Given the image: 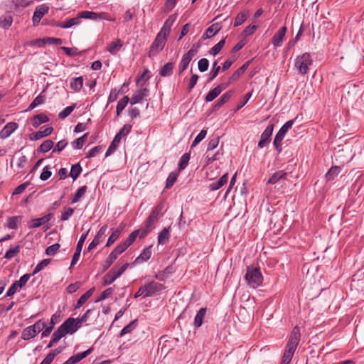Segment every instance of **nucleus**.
<instances>
[{
    "mask_svg": "<svg viewBox=\"0 0 364 364\" xmlns=\"http://www.w3.org/2000/svg\"><path fill=\"white\" fill-rule=\"evenodd\" d=\"M245 280L250 288L256 289L263 283V276L259 267H247Z\"/></svg>",
    "mask_w": 364,
    "mask_h": 364,
    "instance_id": "f257e3e1",
    "label": "nucleus"
},
{
    "mask_svg": "<svg viewBox=\"0 0 364 364\" xmlns=\"http://www.w3.org/2000/svg\"><path fill=\"white\" fill-rule=\"evenodd\" d=\"M164 208V203H159L151 211L150 215L144 223L145 228L141 232L139 237H145L154 227V223L158 221L159 215Z\"/></svg>",
    "mask_w": 364,
    "mask_h": 364,
    "instance_id": "f03ea898",
    "label": "nucleus"
},
{
    "mask_svg": "<svg viewBox=\"0 0 364 364\" xmlns=\"http://www.w3.org/2000/svg\"><path fill=\"white\" fill-rule=\"evenodd\" d=\"M129 266V263L124 264L119 268L112 267L102 278V285L107 286L112 284L118 277H119Z\"/></svg>",
    "mask_w": 364,
    "mask_h": 364,
    "instance_id": "7ed1b4c3",
    "label": "nucleus"
},
{
    "mask_svg": "<svg viewBox=\"0 0 364 364\" xmlns=\"http://www.w3.org/2000/svg\"><path fill=\"white\" fill-rule=\"evenodd\" d=\"M312 63L311 55L309 53H305L295 59L294 66L301 75H305L308 73Z\"/></svg>",
    "mask_w": 364,
    "mask_h": 364,
    "instance_id": "20e7f679",
    "label": "nucleus"
},
{
    "mask_svg": "<svg viewBox=\"0 0 364 364\" xmlns=\"http://www.w3.org/2000/svg\"><path fill=\"white\" fill-rule=\"evenodd\" d=\"M301 333L299 328L296 326L291 331L287 343L285 350L294 353L300 341Z\"/></svg>",
    "mask_w": 364,
    "mask_h": 364,
    "instance_id": "39448f33",
    "label": "nucleus"
},
{
    "mask_svg": "<svg viewBox=\"0 0 364 364\" xmlns=\"http://www.w3.org/2000/svg\"><path fill=\"white\" fill-rule=\"evenodd\" d=\"M166 37L158 33L149 48V57L153 58L161 51L166 45Z\"/></svg>",
    "mask_w": 364,
    "mask_h": 364,
    "instance_id": "423d86ee",
    "label": "nucleus"
},
{
    "mask_svg": "<svg viewBox=\"0 0 364 364\" xmlns=\"http://www.w3.org/2000/svg\"><path fill=\"white\" fill-rule=\"evenodd\" d=\"M144 289H146V295L145 296L151 297L154 296L158 294H159L161 291L165 289V286L163 284L156 282L155 281H151L144 285H143Z\"/></svg>",
    "mask_w": 364,
    "mask_h": 364,
    "instance_id": "0eeeda50",
    "label": "nucleus"
},
{
    "mask_svg": "<svg viewBox=\"0 0 364 364\" xmlns=\"http://www.w3.org/2000/svg\"><path fill=\"white\" fill-rule=\"evenodd\" d=\"M60 330L65 336L66 334H73L80 328L74 318H68L59 327Z\"/></svg>",
    "mask_w": 364,
    "mask_h": 364,
    "instance_id": "6e6552de",
    "label": "nucleus"
},
{
    "mask_svg": "<svg viewBox=\"0 0 364 364\" xmlns=\"http://www.w3.org/2000/svg\"><path fill=\"white\" fill-rule=\"evenodd\" d=\"M48 11L49 7L46 4H42L36 7L32 17V21L34 26H36L39 24L43 16L46 14Z\"/></svg>",
    "mask_w": 364,
    "mask_h": 364,
    "instance_id": "1a4fd4ad",
    "label": "nucleus"
},
{
    "mask_svg": "<svg viewBox=\"0 0 364 364\" xmlns=\"http://www.w3.org/2000/svg\"><path fill=\"white\" fill-rule=\"evenodd\" d=\"M53 213H49L47 215L38 218L31 220L28 223V227L30 229L37 228L41 227V225L48 223L50 219L53 218Z\"/></svg>",
    "mask_w": 364,
    "mask_h": 364,
    "instance_id": "9d476101",
    "label": "nucleus"
},
{
    "mask_svg": "<svg viewBox=\"0 0 364 364\" xmlns=\"http://www.w3.org/2000/svg\"><path fill=\"white\" fill-rule=\"evenodd\" d=\"M229 86V83H221L211 90L205 96V102H212L215 100L223 90H225Z\"/></svg>",
    "mask_w": 364,
    "mask_h": 364,
    "instance_id": "9b49d317",
    "label": "nucleus"
},
{
    "mask_svg": "<svg viewBox=\"0 0 364 364\" xmlns=\"http://www.w3.org/2000/svg\"><path fill=\"white\" fill-rule=\"evenodd\" d=\"M274 129L273 124H269L263 132L261 135L260 140L258 143V146L259 148H264L267 144L269 143L271 136L272 135Z\"/></svg>",
    "mask_w": 364,
    "mask_h": 364,
    "instance_id": "f8f14e48",
    "label": "nucleus"
},
{
    "mask_svg": "<svg viewBox=\"0 0 364 364\" xmlns=\"http://www.w3.org/2000/svg\"><path fill=\"white\" fill-rule=\"evenodd\" d=\"M177 18V14H171L168 16V18L164 22L162 28H161V31L159 32V33L164 36L165 37H168V36L170 33L171 26H173V23L176 20Z\"/></svg>",
    "mask_w": 364,
    "mask_h": 364,
    "instance_id": "ddd939ff",
    "label": "nucleus"
},
{
    "mask_svg": "<svg viewBox=\"0 0 364 364\" xmlns=\"http://www.w3.org/2000/svg\"><path fill=\"white\" fill-rule=\"evenodd\" d=\"M149 90L147 88L139 89L135 91L130 99V103L132 105L140 103L144 97H147Z\"/></svg>",
    "mask_w": 364,
    "mask_h": 364,
    "instance_id": "4468645a",
    "label": "nucleus"
},
{
    "mask_svg": "<svg viewBox=\"0 0 364 364\" xmlns=\"http://www.w3.org/2000/svg\"><path fill=\"white\" fill-rule=\"evenodd\" d=\"M287 28L282 26L279 30L273 36L272 43L275 47H280L283 43L285 37Z\"/></svg>",
    "mask_w": 364,
    "mask_h": 364,
    "instance_id": "2eb2a0df",
    "label": "nucleus"
},
{
    "mask_svg": "<svg viewBox=\"0 0 364 364\" xmlns=\"http://www.w3.org/2000/svg\"><path fill=\"white\" fill-rule=\"evenodd\" d=\"M18 124L16 122H9L0 131V139H5L9 137L17 128Z\"/></svg>",
    "mask_w": 364,
    "mask_h": 364,
    "instance_id": "dca6fc26",
    "label": "nucleus"
},
{
    "mask_svg": "<svg viewBox=\"0 0 364 364\" xmlns=\"http://www.w3.org/2000/svg\"><path fill=\"white\" fill-rule=\"evenodd\" d=\"M53 131V128L52 127H46L43 130H39L36 132L31 134L29 136V139L32 141L38 140L43 137L50 135Z\"/></svg>",
    "mask_w": 364,
    "mask_h": 364,
    "instance_id": "f3484780",
    "label": "nucleus"
},
{
    "mask_svg": "<svg viewBox=\"0 0 364 364\" xmlns=\"http://www.w3.org/2000/svg\"><path fill=\"white\" fill-rule=\"evenodd\" d=\"M250 63V60L247 61L240 68H239L236 71H235L232 74V75L229 77L228 82L227 83H229V85H230L232 82L237 80L241 77V75L246 71Z\"/></svg>",
    "mask_w": 364,
    "mask_h": 364,
    "instance_id": "a211bd4d",
    "label": "nucleus"
},
{
    "mask_svg": "<svg viewBox=\"0 0 364 364\" xmlns=\"http://www.w3.org/2000/svg\"><path fill=\"white\" fill-rule=\"evenodd\" d=\"M36 43L40 47L43 46L46 44L61 45L63 43V39L54 37H46L38 39L36 41Z\"/></svg>",
    "mask_w": 364,
    "mask_h": 364,
    "instance_id": "6ab92c4d",
    "label": "nucleus"
},
{
    "mask_svg": "<svg viewBox=\"0 0 364 364\" xmlns=\"http://www.w3.org/2000/svg\"><path fill=\"white\" fill-rule=\"evenodd\" d=\"M233 93L234 91L231 90L223 94L220 97V99L215 103L213 109L215 110L220 109L224 104H225L230 100V98L233 95Z\"/></svg>",
    "mask_w": 364,
    "mask_h": 364,
    "instance_id": "aec40b11",
    "label": "nucleus"
},
{
    "mask_svg": "<svg viewBox=\"0 0 364 364\" xmlns=\"http://www.w3.org/2000/svg\"><path fill=\"white\" fill-rule=\"evenodd\" d=\"M287 132L279 129L274 139V146L279 153L282 151V141L284 139Z\"/></svg>",
    "mask_w": 364,
    "mask_h": 364,
    "instance_id": "412c9836",
    "label": "nucleus"
},
{
    "mask_svg": "<svg viewBox=\"0 0 364 364\" xmlns=\"http://www.w3.org/2000/svg\"><path fill=\"white\" fill-rule=\"evenodd\" d=\"M93 351V348H90L87 350L75 354L68 359L70 364H75L86 358Z\"/></svg>",
    "mask_w": 364,
    "mask_h": 364,
    "instance_id": "4be33fe9",
    "label": "nucleus"
},
{
    "mask_svg": "<svg viewBox=\"0 0 364 364\" xmlns=\"http://www.w3.org/2000/svg\"><path fill=\"white\" fill-rule=\"evenodd\" d=\"M228 178L229 177H228V173L223 174L218 181L213 182L210 184L209 189L210 191L218 190L219 188H220L222 186H223L225 184L227 183L228 181Z\"/></svg>",
    "mask_w": 364,
    "mask_h": 364,
    "instance_id": "5701e85b",
    "label": "nucleus"
},
{
    "mask_svg": "<svg viewBox=\"0 0 364 364\" xmlns=\"http://www.w3.org/2000/svg\"><path fill=\"white\" fill-rule=\"evenodd\" d=\"M151 256V246L146 247L143 250L142 252L136 257L134 264H139L144 262L150 259Z\"/></svg>",
    "mask_w": 364,
    "mask_h": 364,
    "instance_id": "b1692460",
    "label": "nucleus"
},
{
    "mask_svg": "<svg viewBox=\"0 0 364 364\" xmlns=\"http://www.w3.org/2000/svg\"><path fill=\"white\" fill-rule=\"evenodd\" d=\"M287 173L284 171H276L272 176L268 179L267 184H275L281 179H286Z\"/></svg>",
    "mask_w": 364,
    "mask_h": 364,
    "instance_id": "393cba45",
    "label": "nucleus"
},
{
    "mask_svg": "<svg viewBox=\"0 0 364 364\" xmlns=\"http://www.w3.org/2000/svg\"><path fill=\"white\" fill-rule=\"evenodd\" d=\"M206 311V308H200L199 311L197 312L193 323L195 328H198L201 326L203 322V319L205 316Z\"/></svg>",
    "mask_w": 364,
    "mask_h": 364,
    "instance_id": "a878e982",
    "label": "nucleus"
},
{
    "mask_svg": "<svg viewBox=\"0 0 364 364\" xmlns=\"http://www.w3.org/2000/svg\"><path fill=\"white\" fill-rule=\"evenodd\" d=\"M84 79L83 77L80 76L77 77H73L70 80V88L75 92H80L83 86Z\"/></svg>",
    "mask_w": 364,
    "mask_h": 364,
    "instance_id": "bb28decb",
    "label": "nucleus"
},
{
    "mask_svg": "<svg viewBox=\"0 0 364 364\" xmlns=\"http://www.w3.org/2000/svg\"><path fill=\"white\" fill-rule=\"evenodd\" d=\"M124 225L121 224L115 230H114L111 235L109 237L106 244V247L111 246L119 237L122 231L123 230Z\"/></svg>",
    "mask_w": 364,
    "mask_h": 364,
    "instance_id": "cd10ccee",
    "label": "nucleus"
},
{
    "mask_svg": "<svg viewBox=\"0 0 364 364\" xmlns=\"http://www.w3.org/2000/svg\"><path fill=\"white\" fill-rule=\"evenodd\" d=\"M49 118L43 113L35 115L32 119V126L35 128L39 127L41 124L48 122Z\"/></svg>",
    "mask_w": 364,
    "mask_h": 364,
    "instance_id": "c85d7f7f",
    "label": "nucleus"
},
{
    "mask_svg": "<svg viewBox=\"0 0 364 364\" xmlns=\"http://www.w3.org/2000/svg\"><path fill=\"white\" fill-rule=\"evenodd\" d=\"M174 68V63H166L159 70V75L161 77H168L173 74Z\"/></svg>",
    "mask_w": 364,
    "mask_h": 364,
    "instance_id": "c756f323",
    "label": "nucleus"
},
{
    "mask_svg": "<svg viewBox=\"0 0 364 364\" xmlns=\"http://www.w3.org/2000/svg\"><path fill=\"white\" fill-rule=\"evenodd\" d=\"M123 46L122 42L120 39H117L115 41L110 43L107 47V50L111 54L115 55Z\"/></svg>",
    "mask_w": 364,
    "mask_h": 364,
    "instance_id": "7c9ffc66",
    "label": "nucleus"
},
{
    "mask_svg": "<svg viewBox=\"0 0 364 364\" xmlns=\"http://www.w3.org/2000/svg\"><path fill=\"white\" fill-rule=\"evenodd\" d=\"M95 289L91 288L87 291H86L84 294H82L77 301V303L75 305V309H79L80 308L86 301L87 300L92 296Z\"/></svg>",
    "mask_w": 364,
    "mask_h": 364,
    "instance_id": "2f4dec72",
    "label": "nucleus"
},
{
    "mask_svg": "<svg viewBox=\"0 0 364 364\" xmlns=\"http://www.w3.org/2000/svg\"><path fill=\"white\" fill-rule=\"evenodd\" d=\"M170 237V228H164L159 233L158 236L159 244H166Z\"/></svg>",
    "mask_w": 364,
    "mask_h": 364,
    "instance_id": "473e14b6",
    "label": "nucleus"
},
{
    "mask_svg": "<svg viewBox=\"0 0 364 364\" xmlns=\"http://www.w3.org/2000/svg\"><path fill=\"white\" fill-rule=\"evenodd\" d=\"M58 318H59V316H58L56 314H53L51 316L50 326L46 327L45 328V330L42 332V335H41L42 338L47 337L50 335V333H51L52 330L54 328V326L58 322Z\"/></svg>",
    "mask_w": 364,
    "mask_h": 364,
    "instance_id": "72a5a7b5",
    "label": "nucleus"
},
{
    "mask_svg": "<svg viewBox=\"0 0 364 364\" xmlns=\"http://www.w3.org/2000/svg\"><path fill=\"white\" fill-rule=\"evenodd\" d=\"M173 273V268L168 266L163 271H159L155 274V278L159 281H165L166 278Z\"/></svg>",
    "mask_w": 364,
    "mask_h": 364,
    "instance_id": "f704fd0d",
    "label": "nucleus"
},
{
    "mask_svg": "<svg viewBox=\"0 0 364 364\" xmlns=\"http://www.w3.org/2000/svg\"><path fill=\"white\" fill-rule=\"evenodd\" d=\"M80 23L79 18H72L63 22H59L58 27L61 28H69L73 26L78 25Z\"/></svg>",
    "mask_w": 364,
    "mask_h": 364,
    "instance_id": "c9c22d12",
    "label": "nucleus"
},
{
    "mask_svg": "<svg viewBox=\"0 0 364 364\" xmlns=\"http://www.w3.org/2000/svg\"><path fill=\"white\" fill-rule=\"evenodd\" d=\"M64 336H65V335L63 334V333L60 330L59 328H58L53 332V333L52 335V339L48 344L47 348H51L52 346H53L54 344L58 343Z\"/></svg>",
    "mask_w": 364,
    "mask_h": 364,
    "instance_id": "e433bc0d",
    "label": "nucleus"
},
{
    "mask_svg": "<svg viewBox=\"0 0 364 364\" xmlns=\"http://www.w3.org/2000/svg\"><path fill=\"white\" fill-rule=\"evenodd\" d=\"M36 336V333L33 331L31 326L25 328L21 333V338L25 341H28L31 338H33Z\"/></svg>",
    "mask_w": 364,
    "mask_h": 364,
    "instance_id": "4c0bfd02",
    "label": "nucleus"
},
{
    "mask_svg": "<svg viewBox=\"0 0 364 364\" xmlns=\"http://www.w3.org/2000/svg\"><path fill=\"white\" fill-rule=\"evenodd\" d=\"M129 101V98L128 96H124L122 99H120L118 101L116 108L117 116H119L121 114L123 109L127 105Z\"/></svg>",
    "mask_w": 364,
    "mask_h": 364,
    "instance_id": "58836bf2",
    "label": "nucleus"
},
{
    "mask_svg": "<svg viewBox=\"0 0 364 364\" xmlns=\"http://www.w3.org/2000/svg\"><path fill=\"white\" fill-rule=\"evenodd\" d=\"M82 170V168L80 163L72 165L70 172V176L73 179V181L76 180L81 173Z\"/></svg>",
    "mask_w": 364,
    "mask_h": 364,
    "instance_id": "ea45409f",
    "label": "nucleus"
},
{
    "mask_svg": "<svg viewBox=\"0 0 364 364\" xmlns=\"http://www.w3.org/2000/svg\"><path fill=\"white\" fill-rule=\"evenodd\" d=\"M88 133H85L84 135H82V136L77 138V139L74 140L71 144H72V146L74 149H80L82 148L84 144H85V139L87 138V136H88Z\"/></svg>",
    "mask_w": 364,
    "mask_h": 364,
    "instance_id": "a19ab883",
    "label": "nucleus"
},
{
    "mask_svg": "<svg viewBox=\"0 0 364 364\" xmlns=\"http://www.w3.org/2000/svg\"><path fill=\"white\" fill-rule=\"evenodd\" d=\"M45 102V97L39 95H38L29 105L28 107L26 109V112H29L36 107L38 105L43 104Z\"/></svg>",
    "mask_w": 364,
    "mask_h": 364,
    "instance_id": "79ce46f5",
    "label": "nucleus"
},
{
    "mask_svg": "<svg viewBox=\"0 0 364 364\" xmlns=\"http://www.w3.org/2000/svg\"><path fill=\"white\" fill-rule=\"evenodd\" d=\"M341 172V167L338 166H332L326 173V178L328 181L333 180Z\"/></svg>",
    "mask_w": 364,
    "mask_h": 364,
    "instance_id": "37998d69",
    "label": "nucleus"
},
{
    "mask_svg": "<svg viewBox=\"0 0 364 364\" xmlns=\"http://www.w3.org/2000/svg\"><path fill=\"white\" fill-rule=\"evenodd\" d=\"M21 219V216H12L7 218L6 226L9 229H16L18 223Z\"/></svg>",
    "mask_w": 364,
    "mask_h": 364,
    "instance_id": "c03bdc74",
    "label": "nucleus"
},
{
    "mask_svg": "<svg viewBox=\"0 0 364 364\" xmlns=\"http://www.w3.org/2000/svg\"><path fill=\"white\" fill-rule=\"evenodd\" d=\"M13 22V18L10 15L2 16L0 17V26L4 29L9 28Z\"/></svg>",
    "mask_w": 364,
    "mask_h": 364,
    "instance_id": "a18cd8bd",
    "label": "nucleus"
},
{
    "mask_svg": "<svg viewBox=\"0 0 364 364\" xmlns=\"http://www.w3.org/2000/svg\"><path fill=\"white\" fill-rule=\"evenodd\" d=\"M53 144L54 143L52 140H46L40 145L38 151L41 153H46L53 148Z\"/></svg>",
    "mask_w": 364,
    "mask_h": 364,
    "instance_id": "49530a36",
    "label": "nucleus"
},
{
    "mask_svg": "<svg viewBox=\"0 0 364 364\" xmlns=\"http://www.w3.org/2000/svg\"><path fill=\"white\" fill-rule=\"evenodd\" d=\"M225 44V39L223 38L215 44L210 50L209 53L213 55H218Z\"/></svg>",
    "mask_w": 364,
    "mask_h": 364,
    "instance_id": "de8ad7c7",
    "label": "nucleus"
},
{
    "mask_svg": "<svg viewBox=\"0 0 364 364\" xmlns=\"http://www.w3.org/2000/svg\"><path fill=\"white\" fill-rule=\"evenodd\" d=\"M191 155L190 153H185L180 159V161L178 164V170L182 171L185 169L188 164L190 160Z\"/></svg>",
    "mask_w": 364,
    "mask_h": 364,
    "instance_id": "09e8293b",
    "label": "nucleus"
},
{
    "mask_svg": "<svg viewBox=\"0 0 364 364\" xmlns=\"http://www.w3.org/2000/svg\"><path fill=\"white\" fill-rule=\"evenodd\" d=\"M20 251V245L11 246L6 252L4 257L10 259L17 255Z\"/></svg>",
    "mask_w": 364,
    "mask_h": 364,
    "instance_id": "8fccbe9b",
    "label": "nucleus"
},
{
    "mask_svg": "<svg viewBox=\"0 0 364 364\" xmlns=\"http://www.w3.org/2000/svg\"><path fill=\"white\" fill-rule=\"evenodd\" d=\"M248 15L247 11L241 12L237 15L234 22V26L237 27L242 25L247 19Z\"/></svg>",
    "mask_w": 364,
    "mask_h": 364,
    "instance_id": "3c124183",
    "label": "nucleus"
},
{
    "mask_svg": "<svg viewBox=\"0 0 364 364\" xmlns=\"http://www.w3.org/2000/svg\"><path fill=\"white\" fill-rule=\"evenodd\" d=\"M87 186L80 187L75 193L73 198L72 199V203H75L80 200V199L85 195L87 191Z\"/></svg>",
    "mask_w": 364,
    "mask_h": 364,
    "instance_id": "603ef678",
    "label": "nucleus"
},
{
    "mask_svg": "<svg viewBox=\"0 0 364 364\" xmlns=\"http://www.w3.org/2000/svg\"><path fill=\"white\" fill-rule=\"evenodd\" d=\"M50 262V259H44L41 262H40L35 267L32 275H35L38 272H41L44 267H47Z\"/></svg>",
    "mask_w": 364,
    "mask_h": 364,
    "instance_id": "864d4df0",
    "label": "nucleus"
},
{
    "mask_svg": "<svg viewBox=\"0 0 364 364\" xmlns=\"http://www.w3.org/2000/svg\"><path fill=\"white\" fill-rule=\"evenodd\" d=\"M221 29V26L218 23H215L212 24L206 29L207 33H208L211 37L216 35Z\"/></svg>",
    "mask_w": 364,
    "mask_h": 364,
    "instance_id": "5fc2aeb1",
    "label": "nucleus"
},
{
    "mask_svg": "<svg viewBox=\"0 0 364 364\" xmlns=\"http://www.w3.org/2000/svg\"><path fill=\"white\" fill-rule=\"evenodd\" d=\"M136 323V320H134L132 322H130L128 325L124 326L122 329V331H121V332L119 333V336L122 337V336H124L127 333H131L135 328Z\"/></svg>",
    "mask_w": 364,
    "mask_h": 364,
    "instance_id": "6e6d98bb",
    "label": "nucleus"
},
{
    "mask_svg": "<svg viewBox=\"0 0 364 364\" xmlns=\"http://www.w3.org/2000/svg\"><path fill=\"white\" fill-rule=\"evenodd\" d=\"M74 213V209L70 207H65L61 214L60 220L63 221L68 220Z\"/></svg>",
    "mask_w": 364,
    "mask_h": 364,
    "instance_id": "4d7b16f0",
    "label": "nucleus"
},
{
    "mask_svg": "<svg viewBox=\"0 0 364 364\" xmlns=\"http://www.w3.org/2000/svg\"><path fill=\"white\" fill-rule=\"evenodd\" d=\"M68 144V142L66 139H62L56 144L52 152L60 153L67 146Z\"/></svg>",
    "mask_w": 364,
    "mask_h": 364,
    "instance_id": "13d9d810",
    "label": "nucleus"
},
{
    "mask_svg": "<svg viewBox=\"0 0 364 364\" xmlns=\"http://www.w3.org/2000/svg\"><path fill=\"white\" fill-rule=\"evenodd\" d=\"M219 141L220 137L218 136L212 137L208 144L207 151H209L215 149L218 146Z\"/></svg>",
    "mask_w": 364,
    "mask_h": 364,
    "instance_id": "bf43d9fd",
    "label": "nucleus"
},
{
    "mask_svg": "<svg viewBox=\"0 0 364 364\" xmlns=\"http://www.w3.org/2000/svg\"><path fill=\"white\" fill-rule=\"evenodd\" d=\"M177 179V174L174 172H171L169 173L166 181V188H171Z\"/></svg>",
    "mask_w": 364,
    "mask_h": 364,
    "instance_id": "052dcab7",
    "label": "nucleus"
},
{
    "mask_svg": "<svg viewBox=\"0 0 364 364\" xmlns=\"http://www.w3.org/2000/svg\"><path fill=\"white\" fill-rule=\"evenodd\" d=\"M132 128V126L131 124H124L116 135L122 139V136H126L130 133Z\"/></svg>",
    "mask_w": 364,
    "mask_h": 364,
    "instance_id": "680f3d73",
    "label": "nucleus"
},
{
    "mask_svg": "<svg viewBox=\"0 0 364 364\" xmlns=\"http://www.w3.org/2000/svg\"><path fill=\"white\" fill-rule=\"evenodd\" d=\"M141 230H136L131 232L124 242L129 247L136 240L139 232L141 233Z\"/></svg>",
    "mask_w": 364,
    "mask_h": 364,
    "instance_id": "e2e57ef3",
    "label": "nucleus"
},
{
    "mask_svg": "<svg viewBox=\"0 0 364 364\" xmlns=\"http://www.w3.org/2000/svg\"><path fill=\"white\" fill-rule=\"evenodd\" d=\"M75 107V105H73L71 106H68L63 109L58 114L59 118L65 119L70 114V113L74 110Z\"/></svg>",
    "mask_w": 364,
    "mask_h": 364,
    "instance_id": "0e129e2a",
    "label": "nucleus"
},
{
    "mask_svg": "<svg viewBox=\"0 0 364 364\" xmlns=\"http://www.w3.org/2000/svg\"><path fill=\"white\" fill-rule=\"evenodd\" d=\"M60 247L58 243L53 244L46 248V254L48 256H53L56 254Z\"/></svg>",
    "mask_w": 364,
    "mask_h": 364,
    "instance_id": "69168bd1",
    "label": "nucleus"
},
{
    "mask_svg": "<svg viewBox=\"0 0 364 364\" xmlns=\"http://www.w3.org/2000/svg\"><path fill=\"white\" fill-rule=\"evenodd\" d=\"M207 134V131L205 129H203L200 132V133L196 136L195 139L193 140L191 148L193 146H196L198 144H199L205 136Z\"/></svg>",
    "mask_w": 364,
    "mask_h": 364,
    "instance_id": "338daca9",
    "label": "nucleus"
},
{
    "mask_svg": "<svg viewBox=\"0 0 364 364\" xmlns=\"http://www.w3.org/2000/svg\"><path fill=\"white\" fill-rule=\"evenodd\" d=\"M198 65L199 71L203 73L208 70L209 66V61L206 58H201L199 60Z\"/></svg>",
    "mask_w": 364,
    "mask_h": 364,
    "instance_id": "774afa93",
    "label": "nucleus"
}]
</instances>
